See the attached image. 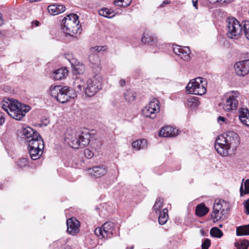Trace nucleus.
Masks as SVG:
<instances>
[{
    "instance_id": "55",
    "label": "nucleus",
    "mask_w": 249,
    "mask_h": 249,
    "mask_svg": "<svg viewBox=\"0 0 249 249\" xmlns=\"http://www.w3.org/2000/svg\"><path fill=\"white\" fill-rule=\"evenodd\" d=\"M218 0H208L210 3H214L218 1Z\"/></svg>"
},
{
    "instance_id": "20",
    "label": "nucleus",
    "mask_w": 249,
    "mask_h": 249,
    "mask_svg": "<svg viewBox=\"0 0 249 249\" xmlns=\"http://www.w3.org/2000/svg\"><path fill=\"white\" fill-rule=\"evenodd\" d=\"M48 10L51 15H56L64 12L66 8L63 4H53L48 6Z\"/></svg>"
},
{
    "instance_id": "57",
    "label": "nucleus",
    "mask_w": 249,
    "mask_h": 249,
    "mask_svg": "<svg viewBox=\"0 0 249 249\" xmlns=\"http://www.w3.org/2000/svg\"><path fill=\"white\" fill-rule=\"evenodd\" d=\"M200 232L202 236L204 235V231H203V230H202V229L200 230Z\"/></svg>"
},
{
    "instance_id": "33",
    "label": "nucleus",
    "mask_w": 249,
    "mask_h": 249,
    "mask_svg": "<svg viewBox=\"0 0 249 249\" xmlns=\"http://www.w3.org/2000/svg\"><path fill=\"white\" fill-rule=\"evenodd\" d=\"M147 141L145 139L138 140L134 141L132 143V146L134 148L139 150L143 148L146 145Z\"/></svg>"
},
{
    "instance_id": "11",
    "label": "nucleus",
    "mask_w": 249,
    "mask_h": 249,
    "mask_svg": "<svg viewBox=\"0 0 249 249\" xmlns=\"http://www.w3.org/2000/svg\"><path fill=\"white\" fill-rule=\"evenodd\" d=\"M76 96L77 94L73 91V89H70L68 87H62L56 100L59 102L64 104L70 99H74Z\"/></svg>"
},
{
    "instance_id": "62",
    "label": "nucleus",
    "mask_w": 249,
    "mask_h": 249,
    "mask_svg": "<svg viewBox=\"0 0 249 249\" xmlns=\"http://www.w3.org/2000/svg\"><path fill=\"white\" fill-rule=\"evenodd\" d=\"M219 227H222V225H219Z\"/></svg>"
},
{
    "instance_id": "42",
    "label": "nucleus",
    "mask_w": 249,
    "mask_h": 249,
    "mask_svg": "<svg viewBox=\"0 0 249 249\" xmlns=\"http://www.w3.org/2000/svg\"><path fill=\"white\" fill-rule=\"evenodd\" d=\"M243 32L244 33L246 38L249 40V21H244L243 23Z\"/></svg>"
},
{
    "instance_id": "38",
    "label": "nucleus",
    "mask_w": 249,
    "mask_h": 249,
    "mask_svg": "<svg viewBox=\"0 0 249 249\" xmlns=\"http://www.w3.org/2000/svg\"><path fill=\"white\" fill-rule=\"evenodd\" d=\"M211 236L217 238H221L223 235L222 231L217 227H213L210 230Z\"/></svg>"
},
{
    "instance_id": "43",
    "label": "nucleus",
    "mask_w": 249,
    "mask_h": 249,
    "mask_svg": "<svg viewBox=\"0 0 249 249\" xmlns=\"http://www.w3.org/2000/svg\"><path fill=\"white\" fill-rule=\"evenodd\" d=\"M18 166L20 167H24L28 165V159L22 158L20 159L18 162Z\"/></svg>"
},
{
    "instance_id": "19",
    "label": "nucleus",
    "mask_w": 249,
    "mask_h": 249,
    "mask_svg": "<svg viewBox=\"0 0 249 249\" xmlns=\"http://www.w3.org/2000/svg\"><path fill=\"white\" fill-rule=\"evenodd\" d=\"M73 86V90L75 92L76 94L77 93H79L84 91V88H86L84 80L82 78L79 76H76L74 78Z\"/></svg>"
},
{
    "instance_id": "44",
    "label": "nucleus",
    "mask_w": 249,
    "mask_h": 249,
    "mask_svg": "<svg viewBox=\"0 0 249 249\" xmlns=\"http://www.w3.org/2000/svg\"><path fill=\"white\" fill-rule=\"evenodd\" d=\"M211 245V241L209 239H206L201 245L202 249H208Z\"/></svg>"
},
{
    "instance_id": "1",
    "label": "nucleus",
    "mask_w": 249,
    "mask_h": 249,
    "mask_svg": "<svg viewBox=\"0 0 249 249\" xmlns=\"http://www.w3.org/2000/svg\"><path fill=\"white\" fill-rule=\"evenodd\" d=\"M239 144V135L232 131H229L218 136L214 147L220 155L228 156L235 154Z\"/></svg>"
},
{
    "instance_id": "56",
    "label": "nucleus",
    "mask_w": 249,
    "mask_h": 249,
    "mask_svg": "<svg viewBox=\"0 0 249 249\" xmlns=\"http://www.w3.org/2000/svg\"><path fill=\"white\" fill-rule=\"evenodd\" d=\"M41 0H30V2L39 1Z\"/></svg>"
},
{
    "instance_id": "51",
    "label": "nucleus",
    "mask_w": 249,
    "mask_h": 249,
    "mask_svg": "<svg viewBox=\"0 0 249 249\" xmlns=\"http://www.w3.org/2000/svg\"><path fill=\"white\" fill-rule=\"evenodd\" d=\"M119 84L121 87H123L125 84V81L124 79H121L119 81Z\"/></svg>"
},
{
    "instance_id": "46",
    "label": "nucleus",
    "mask_w": 249,
    "mask_h": 249,
    "mask_svg": "<svg viewBox=\"0 0 249 249\" xmlns=\"http://www.w3.org/2000/svg\"><path fill=\"white\" fill-rule=\"evenodd\" d=\"M244 207L245 209V213L246 214H249V199H248L243 203Z\"/></svg>"
},
{
    "instance_id": "5",
    "label": "nucleus",
    "mask_w": 249,
    "mask_h": 249,
    "mask_svg": "<svg viewBox=\"0 0 249 249\" xmlns=\"http://www.w3.org/2000/svg\"><path fill=\"white\" fill-rule=\"evenodd\" d=\"M78 16L75 14H71L65 17L62 20L61 26L66 34L72 36L71 34H76L79 29Z\"/></svg>"
},
{
    "instance_id": "10",
    "label": "nucleus",
    "mask_w": 249,
    "mask_h": 249,
    "mask_svg": "<svg viewBox=\"0 0 249 249\" xmlns=\"http://www.w3.org/2000/svg\"><path fill=\"white\" fill-rule=\"evenodd\" d=\"M160 107L159 102L154 99L150 101L142 109V114L146 117L154 119L156 116V114L160 111Z\"/></svg>"
},
{
    "instance_id": "3",
    "label": "nucleus",
    "mask_w": 249,
    "mask_h": 249,
    "mask_svg": "<svg viewBox=\"0 0 249 249\" xmlns=\"http://www.w3.org/2000/svg\"><path fill=\"white\" fill-rule=\"evenodd\" d=\"M227 36L228 38L237 39L243 35L244 21L240 23L233 17H229L226 19Z\"/></svg>"
},
{
    "instance_id": "18",
    "label": "nucleus",
    "mask_w": 249,
    "mask_h": 249,
    "mask_svg": "<svg viewBox=\"0 0 249 249\" xmlns=\"http://www.w3.org/2000/svg\"><path fill=\"white\" fill-rule=\"evenodd\" d=\"M238 104L237 100L232 95L229 96L226 100V103L223 105V108L226 111H231L236 108Z\"/></svg>"
},
{
    "instance_id": "16",
    "label": "nucleus",
    "mask_w": 249,
    "mask_h": 249,
    "mask_svg": "<svg viewBox=\"0 0 249 249\" xmlns=\"http://www.w3.org/2000/svg\"><path fill=\"white\" fill-rule=\"evenodd\" d=\"M89 174L95 178H100L104 176L107 173V169L104 165L94 166L89 169Z\"/></svg>"
},
{
    "instance_id": "54",
    "label": "nucleus",
    "mask_w": 249,
    "mask_h": 249,
    "mask_svg": "<svg viewBox=\"0 0 249 249\" xmlns=\"http://www.w3.org/2000/svg\"><path fill=\"white\" fill-rule=\"evenodd\" d=\"M4 23V21L2 18V16L1 13H0V26L3 25Z\"/></svg>"
},
{
    "instance_id": "7",
    "label": "nucleus",
    "mask_w": 249,
    "mask_h": 249,
    "mask_svg": "<svg viewBox=\"0 0 249 249\" xmlns=\"http://www.w3.org/2000/svg\"><path fill=\"white\" fill-rule=\"evenodd\" d=\"M102 78L100 75L96 74L87 82L84 92L88 97H93L102 88Z\"/></svg>"
},
{
    "instance_id": "30",
    "label": "nucleus",
    "mask_w": 249,
    "mask_h": 249,
    "mask_svg": "<svg viewBox=\"0 0 249 249\" xmlns=\"http://www.w3.org/2000/svg\"><path fill=\"white\" fill-rule=\"evenodd\" d=\"M99 14L100 16L109 18L113 17L115 15L113 10L107 8H103L99 10Z\"/></svg>"
},
{
    "instance_id": "53",
    "label": "nucleus",
    "mask_w": 249,
    "mask_h": 249,
    "mask_svg": "<svg viewBox=\"0 0 249 249\" xmlns=\"http://www.w3.org/2000/svg\"><path fill=\"white\" fill-rule=\"evenodd\" d=\"M32 24L35 26H38L39 25V22L37 20L33 21Z\"/></svg>"
},
{
    "instance_id": "9",
    "label": "nucleus",
    "mask_w": 249,
    "mask_h": 249,
    "mask_svg": "<svg viewBox=\"0 0 249 249\" xmlns=\"http://www.w3.org/2000/svg\"><path fill=\"white\" fill-rule=\"evenodd\" d=\"M115 224L111 221H108L103 224L99 228H96L94 231L97 236H102L103 238H110L112 236L116 235Z\"/></svg>"
},
{
    "instance_id": "21",
    "label": "nucleus",
    "mask_w": 249,
    "mask_h": 249,
    "mask_svg": "<svg viewBox=\"0 0 249 249\" xmlns=\"http://www.w3.org/2000/svg\"><path fill=\"white\" fill-rule=\"evenodd\" d=\"M69 61L73 67V72L75 74H82L84 71L85 67L79 62L77 61V60L72 58V59L69 60Z\"/></svg>"
},
{
    "instance_id": "15",
    "label": "nucleus",
    "mask_w": 249,
    "mask_h": 249,
    "mask_svg": "<svg viewBox=\"0 0 249 249\" xmlns=\"http://www.w3.org/2000/svg\"><path fill=\"white\" fill-rule=\"evenodd\" d=\"M28 148H44V144L43 139L39 134H35L34 138L28 140Z\"/></svg>"
},
{
    "instance_id": "35",
    "label": "nucleus",
    "mask_w": 249,
    "mask_h": 249,
    "mask_svg": "<svg viewBox=\"0 0 249 249\" xmlns=\"http://www.w3.org/2000/svg\"><path fill=\"white\" fill-rule=\"evenodd\" d=\"M62 86H52L50 88V94L52 97L57 99L60 90L62 89Z\"/></svg>"
},
{
    "instance_id": "6",
    "label": "nucleus",
    "mask_w": 249,
    "mask_h": 249,
    "mask_svg": "<svg viewBox=\"0 0 249 249\" xmlns=\"http://www.w3.org/2000/svg\"><path fill=\"white\" fill-rule=\"evenodd\" d=\"M229 209V204L226 201L221 199L215 200L211 214V219L214 222L219 221L223 215L227 213Z\"/></svg>"
},
{
    "instance_id": "27",
    "label": "nucleus",
    "mask_w": 249,
    "mask_h": 249,
    "mask_svg": "<svg viewBox=\"0 0 249 249\" xmlns=\"http://www.w3.org/2000/svg\"><path fill=\"white\" fill-rule=\"evenodd\" d=\"M31 159L36 160L40 157L43 153L44 148H28Z\"/></svg>"
},
{
    "instance_id": "34",
    "label": "nucleus",
    "mask_w": 249,
    "mask_h": 249,
    "mask_svg": "<svg viewBox=\"0 0 249 249\" xmlns=\"http://www.w3.org/2000/svg\"><path fill=\"white\" fill-rule=\"evenodd\" d=\"M187 106L191 108H195L199 105L198 98L196 97H191L188 99L187 101Z\"/></svg>"
},
{
    "instance_id": "14",
    "label": "nucleus",
    "mask_w": 249,
    "mask_h": 249,
    "mask_svg": "<svg viewBox=\"0 0 249 249\" xmlns=\"http://www.w3.org/2000/svg\"><path fill=\"white\" fill-rule=\"evenodd\" d=\"M80 225V222L75 217L68 219L67 221L68 232L71 235L78 233Z\"/></svg>"
},
{
    "instance_id": "50",
    "label": "nucleus",
    "mask_w": 249,
    "mask_h": 249,
    "mask_svg": "<svg viewBox=\"0 0 249 249\" xmlns=\"http://www.w3.org/2000/svg\"><path fill=\"white\" fill-rule=\"evenodd\" d=\"M193 6L197 9V0H192Z\"/></svg>"
},
{
    "instance_id": "25",
    "label": "nucleus",
    "mask_w": 249,
    "mask_h": 249,
    "mask_svg": "<svg viewBox=\"0 0 249 249\" xmlns=\"http://www.w3.org/2000/svg\"><path fill=\"white\" fill-rule=\"evenodd\" d=\"M142 41L144 44L153 45H155L157 42V38L150 35L148 32H144L142 37Z\"/></svg>"
},
{
    "instance_id": "39",
    "label": "nucleus",
    "mask_w": 249,
    "mask_h": 249,
    "mask_svg": "<svg viewBox=\"0 0 249 249\" xmlns=\"http://www.w3.org/2000/svg\"><path fill=\"white\" fill-rule=\"evenodd\" d=\"M131 1L132 0H115L114 4L119 6L126 7L130 4Z\"/></svg>"
},
{
    "instance_id": "13",
    "label": "nucleus",
    "mask_w": 249,
    "mask_h": 249,
    "mask_svg": "<svg viewBox=\"0 0 249 249\" xmlns=\"http://www.w3.org/2000/svg\"><path fill=\"white\" fill-rule=\"evenodd\" d=\"M173 51L184 61H188L191 58L190 56L191 51L188 47L175 45L173 47Z\"/></svg>"
},
{
    "instance_id": "37",
    "label": "nucleus",
    "mask_w": 249,
    "mask_h": 249,
    "mask_svg": "<svg viewBox=\"0 0 249 249\" xmlns=\"http://www.w3.org/2000/svg\"><path fill=\"white\" fill-rule=\"evenodd\" d=\"M163 203V200L160 198H157L155 204L153 207V210L156 213H158L160 211V209L162 207Z\"/></svg>"
},
{
    "instance_id": "36",
    "label": "nucleus",
    "mask_w": 249,
    "mask_h": 249,
    "mask_svg": "<svg viewBox=\"0 0 249 249\" xmlns=\"http://www.w3.org/2000/svg\"><path fill=\"white\" fill-rule=\"evenodd\" d=\"M124 97L126 101L131 102L135 100L136 93L132 90H128L124 93Z\"/></svg>"
},
{
    "instance_id": "41",
    "label": "nucleus",
    "mask_w": 249,
    "mask_h": 249,
    "mask_svg": "<svg viewBox=\"0 0 249 249\" xmlns=\"http://www.w3.org/2000/svg\"><path fill=\"white\" fill-rule=\"evenodd\" d=\"M237 249H247L249 246V241L243 240L241 243H235Z\"/></svg>"
},
{
    "instance_id": "2",
    "label": "nucleus",
    "mask_w": 249,
    "mask_h": 249,
    "mask_svg": "<svg viewBox=\"0 0 249 249\" xmlns=\"http://www.w3.org/2000/svg\"><path fill=\"white\" fill-rule=\"evenodd\" d=\"M90 135L88 129L76 131L68 129L65 134V142L72 148L78 149L80 147H85L90 142Z\"/></svg>"
},
{
    "instance_id": "58",
    "label": "nucleus",
    "mask_w": 249,
    "mask_h": 249,
    "mask_svg": "<svg viewBox=\"0 0 249 249\" xmlns=\"http://www.w3.org/2000/svg\"><path fill=\"white\" fill-rule=\"evenodd\" d=\"M133 248H134V246H132L131 247V249H129V248H128V247H126V249H133Z\"/></svg>"
},
{
    "instance_id": "49",
    "label": "nucleus",
    "mask_w": 249,
    "mask_h": 249,
    "mask_svg": "<svg viewBox=\"0 0 249 249\" xmlns=\"http://www.w3.org/2000/svg\"><path fill=\"white\" fill-rule=\"evenodd\" d=\"M4 118L2 117L1 114L0 113V125L4 123Z\"/></svg>"
},
{
    "instance_id": "31",
    "label": "nucleus",
    "mask_w": 249,
    "mask_h": 249,
    "mask_svg": "<svg viewBox=\"0 0 249 249\" xmlns=\"http://www.w3.org/2000/svg\"><path fill=\"white\" fill-rule=\"evenodd\" d=\"M168 219V210L165 208L159 213V223L161 225H164L166 223Z\"/></svg>"
},
{
    "instance_id": "26",
    "label": "nucleus",
    "mask_w": 249,
    "mask_h": 249,
    "mask_svg": "<svg viewBox=\"0 0 249 249\" xmlns=\"http://www.w3.org/2000/svg\"><path fill=\"white\" fill-rule=\"evenodd\" d=\"M36 133L39 134L37 131L30 127L24 128L22 131V135L24 136V138L27 142L28 140H30L32 138H34Z\"/></svg>"
},
{
    "instance_id": "17",
    "label": "nucleus",
    "mask_w": 249,
    "mask_h": 249,
    "mask_svg": "<svg viewBox=\"0 0 249 249\" xmlns=\"http://www.w3.org/2000/svg\"><path fill=\"white\" fill-rule=\"evenodd\" d=\"M178 134V130L170 126L162 127L159 133V136L163 137H175Z\"/></svg>"
},
{
    "instance_id": "61",
    "label": "nucleus",
    "mask_w": 249,
    "mask_h": 249,
    "mask_svg": "<svg viewBox=\"0 0 249 249\" xmlns=\"http://www.w3.org/2000/svg\"><path fill=\"white\" fill-rule=\"evenodd\" d=\"M1 186H2V185L0 186V188L1 189H2Z\"/></svg>"
},
{
    "instance_id": "29",
    "label": "nucleus",
    "mask_w": 249,
    "mask_h": 249,
    "mask_svg": "<svg viewBox=\"0 0 249 249\" xmlns=\"http://www.w3.org/2000/svg\"><path fill=\"white\" fill-rule=\"evenodd\" d=\"M209 208L207 207L203 203L197 205L196 208V214L199 217L204 216L209 212Z\"/></svg>"
},
{
    "instance_id": "40",
    "label": "nucleus",
    "mask_w": 249,
    "mask_h": 249,
    "mask_svg": "<svg viewBox=\"0 0 249 249\" xmlns=\"http://www.w3.org/2000/svg\"><path fill=\"white\" fill-rule=\"evenodd\" d=\"M245 185V191H243V183H241V187L240 188V195L242 196L244 194L249 193V179L246 180L244 183Z\"/></svg>"
},
{
    "instance_id": "32",
    "label": "nucleus",
    "mask_w": 249,
    "mask_h": 249,
    "mask_svg": "<svg viewBox=\"0 0 249 249\" xmlns=\"http://www.w3.org/2000/svg\"><path fill=\"white\" fill-rule=\"evenodd\" d=\"M236 234L237 236L249 235V224L237 227Z\"/></svg>"
},
{
    "instance_id": "47",
    "label": "nucleus",
    "mask_w": 249,
    "mask_h": 249,
    "mask_svg": "<svg viewBox=\"0 0 249 249\" xmlns=\"http://www.w3.org/2000/svg\"><path fill=\"white\" fill-rule=\"evenodd\" d=\"M85 156L88 159L91 158L93 156V153L89 149H86L84 151Z\"/></svg>"
},
{
    "instance_id": "22",
    "label": "nucleus",
    "mask_w": 249,
    "mask_h": 249,
    "mask_svg": "<svg viewBox=\"0 0 249 249\" xmlns=\"http://www.w3.org/2000/svg\"><path fill=\"white\" fill-rule=\"evenodd\" d=\"M68 75V70L66 68H62L55 71L52 76L55 80H61L65 79Z\"/></svg>"
},
{
    "instance_id": "24",
    "label": "nucleus",
    "mask_w": 249,
    "mask_h": 249,
    "mask_svg": "<svg viewBox=\"0 0 249 249\" xmlns=\"http://www.w3.org/2000/svg\"><path fill=\"white\" fill-rule=\"evenodd\" d=\"M89 61L92 68H97L100 70V59L97 53L90 54L89 56Z\"/></svg>"
},
{
    "instance_id": "23",
    "label": "nucleus",
    "mask_w": 249,
    "mask_h": 249,
    "mask_svg": "<svg viewBox=\"0 0 249 249\" xmlns=\"http://www.w3.org/2000/svg\"><path fill=\"white\" fill-rule=\"evenodd\" d=\"M16 101L4 98L1 103V107L8 114L9 111L12 109V108L16 107L14 105Z\"/></svg>"
},
{
    "instance_id": "12",
    "label": "nucleus",
    "mask_w": 249,
    "mask_h": 249,
    "mask_svg": "<svg viewBox=\"0 0 249 249\" xmlns=\"http://www.w3.org/2000/svg\"><path fill=\"white\" fill-rule=\"evenodd\" d=\"M235 73L240 76H244L249 72V59L236 62L234 65Z\"/></svg>"
},
{
    "instance_id": "48",
    "label": "nucleus",
    "mask_w": 249,
    "mask_h": 249,
    "mask_svg": "<svg viewBox=\"0 0 249 249\" xmlns=\"http://www.w3.org/2000/svg\"><path fill=\"white\" fill-rule=\"evenodd\" d=\"M171 1L169 0H164L162 3L160 5V7L162 8L164 6L165 4H168L170 3Z\"/></svg>"
},
{
    "instance_id": "4",
    "label": "nucleus",
    "mask_w": 249,
    "mask_h": 249,
    "mask_svg": "<svg viewBox=\"0 0 249 249\" xmlns=\"http://www.w3.org/2000/svg\"><path fill=\"white\" fill-rule=\"evenodd\" d=\"M207 85L206 79L198 77L190 81L186 87V90L190 94L202 96L206 92Z\"/></svg>"
},
{
    "instance_id": "28",
    "label": "nucleus",
    "mask_w": 249,
    "mask_h": 249,
    "mask_svg": "<svg viewBox=\"0 0 249 249\" xmlns=\"http://www.w3.org/2000/svg\"><path fill=\"white\" fill-rule=\"evenodd\" d=\"M239 118L241 122L247 126H249V111L248 109L241 108Z\"/></svg>"
},
{
    "instance_id": "59",
    "label": "nucleus",
    "mask_w": 249,
    "mask_h": 249,
    "mask_svg": "<svg viewBox=\"0 0 249 249\" xmlns=\"http://www.w3.org/2000/svg\"><path fill=\"white\" fill-rule=\"evenodd\" d=\"M45 121L46 122V123L45 124V125H46L47 124L49 123V121H48V120H46Z\"/></svg>"
},
{
    "instance_id": "8",
    "label": "nucleus",
    "mask_w": 249,
    "mask_h": 249,
    "mask_svg": "<svg viewBox=\"0 0 249 249\" xmlns=\"http://www.w3.org/2000/svg\"><path fill=\"white\" fill-rule=\"evenodd\" d=\"M14 106L16 107L12 108V109L9 111L8 114L13 119L18 121L21 120L31 109L29 106L21 104L18 101L15 102Z\"/></svg>"
},
{
    "instance_id": "52",
    "label": "nucleus",
    "mask_w": 249,
    "mask_h": 249,
    "mask_svg": "<svg viewBox=\"0 0 249 249\" xmlns=\"http://www.w3.org/2000/svg\"><path fill=\"white\" fill-rule=\"evenodd\" d=\"M92 49L98 52H99L100 51H101V48L99 46H95V47L92 48Z\"/></svg>"
},
{
    "instance_id": "60",
    "label": "nucleus",
    "mask_w": 249,
    "mask_h": 249,
    "mask_svg": "<svg viewBox=\"0 0 249 249\" xmlns=\"http://www.w3.org/2000/svg\"><path fill=\"white\" fill-rule=\"evenodd\" d=\"M2 36V34L1 33V32L0 31V37H1Z\"/></svg>"
},
{
    "instance_id": "45",
    "label": "nucleus",
    "mask_w": 249,
    "mask_h": 249,
    "mask_svg": "<svg viewBox=\"0 0 249 249\" xmlns=\"http://www.w3.org/2000/svg\"><path fill=\"white\" fill-rule=\"evenodd\" d=\"M217 122L220 125L223 124L224 123L226 124H228L229 123L228 120L226 118L223 116H219L217 118Z\"/></svg>"
}]
</instances>
